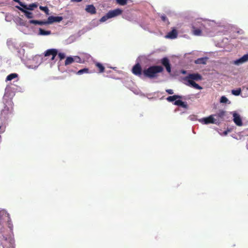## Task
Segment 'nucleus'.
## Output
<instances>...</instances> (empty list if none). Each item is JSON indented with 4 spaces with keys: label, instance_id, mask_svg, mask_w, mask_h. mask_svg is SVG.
<instances>
[{
    "label": "nucleus",
    "instance_id": "9d476101",
    "mask_svg": "<svg viewBox=\"0 0 248 248\" xmlns=\"http://www.w3.org/2000/svg\"><path fill=\"white\" fill-rule=\"evenodd\" d=\"M62 16H50L47 18L48 24H51L54 22H60L62 20Z\"/></svg>",
    "mask_w": 248,
    "mask_h": 248
},
{
    "label": "nucleus",
    "instance_id": "7ed1b4c3",
    "mask_svg": "<svg viewBox=\"0 0 248 248\" xmlns=\"http://www.w3.org/2000/svg\"><path fill=\"white\" fill-rule=\"evenodd\" d=\"M132 72L133 74L139 77H141L143 75V71H142L141 66L139 63H137L133 66Z\"/></svg>",
    "mask_w": 248,
    "mask_h": 248
},
{
    "label": "nucleus",
    "instance_id": "f03ea898",
    "mask_svg": "<svg viewBox=\"0 0 248 248\" xmlns=\"http://www.w3.org/2000/svg\"><path fill=\"white\" fill-rule=\"evenodd\" d=\"M4 104L5 106L1 110V115L5 118L9 114L12 112L13 104L12 102H6Z\"/></svg>",
    "mask_w": 248,
    "mask_h": 248
},
{
    "label": "nucleus",
    "instance_id": "37998d69",
    "mask_svg": "<svg viewBox=\"0 0 248 248\" xmlns=\"http://www.w3.org/2000/svg\"><path fill=\"white\" fill-rule=\"evenodd\" d=\"M227 134V132L226 131L224 132V134Z\"/></svg>",
    "mask_w": 248,
    "mask_h": 248
},
{
    "label": "nucleus",
    "instance_id": "f8f14e48",
    "mask_svg": "<svg viewBox=\"0 0 248 248\" xmlns=\"http://www.w3.org/2000/svg\"><path fill=\"white\" fill-rule=\"evenodd\" d=\"M16 7L19 9L20 11L24 13L25 16L27 18L31 19L33 17L32 13L28 11V10H25L22 8H21L19 6H16Z\"/></svg>",
    "mask_w": 248,
    "mask_h": 248
},
{
    "label": "nucleus",
    "instance_id": "6ab92c4d",
    "mask_svg": "<svg viewBox=\"0 0 248 248\" xmlns=\"http://www.w3.org/2000/svg\"><path fill=\"white\" fill-rule=\"evenodd\" d=\"M29 23L30 24H33L35 25H47V20L46 21H39V20H30Z\"/></svg>",
    "mask_w": 248,
    "mask_h": 248
},
{
    "label": "nucleus",
    "instance_id": "2f4dec72",
    "mask_svg": "<svg viewBox=\"0 0 248 248\" xmlns=\"http://www.w3.org/2000/svg\"><path fill=\"white\" fill-rule=\"evenodd\" d=\"M229 101L228 98L225 96H223L220 98V102L222 103H227Z\"/></svg>",
    "mask_w": 248,
    "mask_h": 248
},
{
    "label": "nucleus",
    "instance_id": "a878e982",
    "mask_svg": "<svg viewBox=\"0 0 248 248\" xmlns=\"http://www.w3.org/2000/svg\"><path fill=\"white\" fill-rule=\"evenodd\" d=\"M75 61L74 58L72 57H68L65 61V65L70 64Z\"/></svg>",
    "mask_w": 248,
    "mask_h": 248
},
{
    "label": "nucleus",
    "instance_id": "a19ab883",
    "mask_svg": "<svg viewBox=\"0 0 248 248\" xmlns=\"http://www.w3.org/2000/svg\"><path fill=\"white\" fill-rule=\"evenodd\" d=\"M166 92L169 94H173V91L172 89H167Z\"/></svg>",
    "mask_w": 248,
    "mask_h": 248
},
{
    "label": "nucleus",
    "instance_id": "c85d7f7f",
    "mask_svg": "<svg viewBox=\"0 0 248 248\" xmlns=\"http://www.w3.org/2000/svg\"><path fill=\"white\" fill-rule=\"evenodd\" d=\"M241 93V89L240 88L236 90H232V93L236 96L239 95Z\"/></svg>",
    "mask_w": 248,
    "mask_h": 248
},
{
    "label": "nucleus",
    "instance_id": "58836bf2",
    "mask_svg": "<svg viewBox=\"0 0 248 248\" xmlns=\"http://www.w3.org/2000/svg\"><path fill=\"white\" fill-rule=\"evenodd\" d=\"M182 100H180V99H178V100H177L175 101V102L174 103V104L175 105H176V106H179L182 102Z\"/></svg>",
    "mask_w": 248,
    "mask_h": 248
},
{
    "label": "nucleus",
    "instance_id": "20e7f679",
    "mask_svg": "<svg viewBox=\"0 0 248 248\" xmlns=\"http://www.w3.org/2000/svg\"><path fill=\"white\" fill-rule=\"evenodd\" d=\"M202 79V76L198 73L190 74L185 78V80L188 82V80H201Z\"/></svg>",
    "mask_w": 248,
    "mask_h": 248
},
{
    "label": "nucleus",
    "instance_id": "423d86ee",
    "mask_svg": "<svg viewBox=\"0 0 248 248\" xmlns=\"http://www.w3.org/2000/svg\"><path fill=\"white\" fill-rule=\"evenodd\" d=\"M198 24H200V25H202V24H200L198 22ZM192 33L194 35L196 36H200L202 35V29L200 26H199L197 23H195V25H193L192 26Z\"/></svg>",
    "mask_w": 248,
    "mask_h": 248
},
{
    "label": "nucleus",
    "instance_id": "5701e85b",
    "mask_svg": "<svg viewBox=\"0 0 248 248\" xmlns=\"http://www.w3.org/2000/svg\"><path fill=\"white\" fill-rule=\"evenodd\" d=\"M38 7V4L37 3H33L28 5H27L26 10H33L35 8Z\"/></svg>",
    "mask_w": 248,
    "mask_h": 248
},
{
    "label": "nucleus",
    "instance_id": "f704fd0d",
    "mask_svg": "<svg viewBox=\"0 0 248 248\" xmlns=\"http://www.w3.org/2000/svg\"><path fill=\"white\" fill-rule=\"evenodd\" d=\"M179 106L182 107V108H187L188 107L187 103L186 102H184L183 101H182V102Z\"/></svg>",
    "mask_w": 248,
    "mask_h": 248
},
{
    "label": "nucleus",
    "instance_id": "7c9ffc66",
    "mask_svg": "<svg viewBox=\"0 0 248 248\" xmlns=\"http://www.w3.org/2000/svg\"><path fill=\"white\" fill-rule=\"evenodd\" d=\"M109 18H109V17H108V14L107 13L105 16H103V17H102L101 18V19H100V21L103 22L106 21L107 20H108Z\"/></svg>",
    "mask_w": 248,
    "mask_h": 248
},
{
    "label": "nucleus",
    "instance_id": "f3484780",
    "mask_svg": "<svg viewBox=\"0 0 248 248\" xmlns=\"http://www.w3.org/2000/svg\"><path fill=\"white\" fill-rule=\"evenodd\" d=\"M9 219V214L4 211H0V223L2 220Z\"/></svg>",
    "mask_w": 248,
    "mask_h": 248
},
{
    "label": "nucleus",
    "instance_id": "72a5a7b5",
    "mask_svg": "<svg viewBox=\"0 0 248 248\" xmlns=\"http://www.w3.org/2000/svg\"><path fill=\"white\" fill-rule=\"evenodd\" d=\"M179 106L182 107V108H187L188 107L187 103L186 102H184L183 101H182V102Z\"/></svg>",
    "mask_w": 248,
    "mask_h": 248
},
{
    "label": "nucleus",
    "instance_id": "0eeeda50",
    "mask_svg": "<svg viewBox=\"0 0 248 248\" xmlns=\"http://www.w3.org/2000/svg\"><path fill=\"white\" fill-rule=\"evenodd\" d=\"M161 63L166 68L167 71L168 73L171 72V66L170 63V61L167 57H164L161 60Z\"/></svg>",
    "mask_w": 248,
    "mask_h": 248
},
{
    "label": "nucleus",
    "instance_id": "f257e3e1",
    "mask_svg": "<svg viewBox=\"0 0 248 248\" xmlns=\"http://www.w3.org/2000/svg\"><path fill=\"white\" fill-rule=\"evenodd\" d=\"M163 67L160 65L151 66L143 70V76L151 79L157 77V74L163 71Z\"/></svg>",
    "mask_w": 248,
    "mask_h": 248
},
{
    "label": "nucleus",
    "instance_id": "2eb2a0df",
    "mask_svg": "<svg viewBox=\"0 0 248 248\" xmlns=\"http://www.w3.org/2000/svg\"><path fill=\"white\" fill-rule=\"evenodd\" d=\"M85 10L87 12L93 15L96 13V9L93 4L88 5L86 6Z\"/></svg>",
    "mask_w": 248,
    "mask_h": 248
},
{
    "label": "nucleus",
    "instance_id": "c9c22d12",
    "mask_svg": "<svg viewBox=\"0 0 248 248\" xmlns=\"http://www.w3.org/2000/svg\"><path fill=\"white\" fill-rule=\"evenodd\" d=\"M58 57H59L60 60L63 59L65 57V54L63 53H59L58 54Z\"/></svg>",
    "mask_w": 248,
    "mask_h": 248
},
{
    "label": "nucleus",
    "instance_id": "473e14b6",
    "mask_svg": "<svg viewBox=\"0 0 248 248\" xmlns=\"http://www.w3.org/2000/svg\"><path fill=\"white\" fill-rule=\"evenodd\" d=\"M6 220H7L9 228H10L11 230H12L13 226V224L11 223V220L10 218L9 217V219H6Z\"/></svg>",
    "mask_w": 248,
    "mask_h": 248
},
{
    "label": "nucleus",
    "instance_id": "79ce46f5",
    "mask_svg": "<svg viewBox=\"0 0 248 248\" xmlns=\"http://www.w3.org/2000/svg\"><path fill=\"white\" fill-rule=\"evenodd\" d=\"M16 2H20V0H14Z\"/></svg>",
    "mask_w": 248,
    "mask_h": 248
},
{
    "label": "nucleus",
    "instance_id": "4be33fe9",
    "mask_svg": "<svg viewBox=\"0 0 248 248\" xmlns=\"http://www.w3.org/2000/svg\"><path fill=\"white\" fill-rule=\"evenodd\" d=\"M182 96L179 95H174L173 96H170L167 98V100L169 102H171L177 99H181Z\"/></svg>",
    "mask_w": 248,
    "mask_h": 248
},
{
    "label": "nucleus",
    "instance_id": "a211bd4d",
    "mask_svg": "<svg viewBox=\"0 0 248 248\" xmlns=\"http://www.w3.org/2000/svg\"><path fill=\"white\" fill-rule=\"evenodd\" d=\"M208 58L203 57L196 60L194 62L197 64H205L207 62Z\"/></svg>",
    "mask_w": 248,
    "mask_h": 248
},
{
    "label": "nucleus",
    "instance_id": "1a4fd4ad",
    "mask_svg": "<svg viewBox=\"0 0 248 248\" xmlns=\"http://www.w3.org/2000/svg\"><path fill=\"white\" fill-rule=\"evenodd\" d=\"M58 54V50L54 48L47 49L45 53V56L47 57L52 55L51 60H54Z\"/></svg>",
    "mask_w": 248,
    "mask_h": 248
},
{
    "label": "nucleus",
    "instance_id": "b1692460",
    "mask_svg": "<svg viewBox=\"0 0 248 248\" xmlns=\"http://www.w3.org/2000/svg\"><path fill=\"white\" fill-rule=\"evenodd\" d=\"M17 76H18V75L16 73L11 74L7 77L6 80V81H10V80H12L13 79L17 78Z\"/></svg>",
    "mask_w": 248,
    "mask_h": 248
},
{
    "label": "nucleus",
    "instance_id": "c756f323",
    "mask_svg": "<svg viewBox=\"0 0 248 248\" xmlns=\"http://www.w3.org/2000/svg\"><path fill=\"white\" fill-rule=\"evenodd\" d=\"M128 0H116V3L119 5L124 6L125 5Z\"/></svg>",
    "mask_w": 248,
    "mask_h": 248
},
{
    "label": "nucleus",
    "instance_id": "ddd939ff",
    "mask_svg": "<svg viewBox=\"0 0 248 248\" xmlns=\"http://www.w3.org/2000/svg\"><path fill=\"white\" fill-rule=\"evenodd\" d=\"M248 61V53L244 55L240 59L234 61V63L236 65L244 63Z\"/></svg>",
    "mask_w": 248,
    "mask_h": 248
},
{
    "label": "nucleus",
    "instance_id": "4468645a",
    "mask_svg": "<svg viewBox=\"0 0 248 248\" xmlns=\"http://www.w3.org/2000/svg\"><path fill=\"white\" fill-rule=\"evenodd\" d=\"M226 111H225L223 110L220 109L218 111V112L216 114L213 115V116L216 117L217 118L218 121H219L220 120L223 119L224 117L226 115Z\"/></svg>",
    "mask_w": 248,
    "mask_h": 248
},
{
    "label": "nucleus",
    "instance_id": "393cba45",
    "mask_svg": "<svg viewBox=\"0 0 248 248\" xmlns=\"http://www.w3.org/2000/svg\"><path fill=\"white\" fill-rule=\"evenodd\" d=\"M39 34L42 35H47L51 34V31H45L43 29H39Z\"/></svg>",
    "mask_w": 248,
    "mask_h": 248
},
{
    "label": "nucleus",
    "instance_id": "39448f33",
    "mask_svg": "<svg viewBox=\"0 0 248 248\" xmlns=\"http://www.w3.org/2000/svg\"><path fill=\"white\" fill-rule=\"evenodd\" d=\"M216 121L217 120L214 118L213 115H210L208 117L203 118L199 120V122L206 124H217V122Z\"/></svg>",
    "mask_w": 248,
    "mask_h": 248
},
{
    "label": "nucleus",
    "instance_id": "4c0bfd02",
    "mask_svg": "<svg viewBox=\"0 0 248 248\" xmlns=\"http://www.w3.org/2000/svg\"><path fill=\"white\" fill-rule=\"evenodd\" d=\"M75 61L77 62L81 63V58L78 56H76L74 58Z\"/></svg>",
    "mask_w": 248,
    "mask_h": 248
},
{
    "label": "nucleus",
    "instance_id": "e433bc0d",
    "mask_svg": "<svg viewBox=\"0 0 248 248\" xmlns=\"http://www.w3.org/2000/svg\"><path fill=\"white\" fill-rule=\"evenodd\" d=\"M18 3L19 4L20 6H21L20 7L21 8H23L25 10L26 9L27 5L25 4L24 3H23V2H21L20 1L19 2H18Z\"/></svg>",
    "mask_w": 248,
    "mask_h": 248
},
{
    "label": "nucleus",
    "instance_id": "dca6fc26",
    "mask_svg": "<svg viewBox=\"0 0 248 248\" xmlns=\"http://www.w3.org/2000/svg\"><path fill=\"white\" fill-rule=\"evenodd\" d=\"M178 33L175 29L172 30L171 31L169 32L166 35V38L170 39H175L177 37Z\"/></svg>",
    "mask_w": 248,
    "mask_h": 248
},
{
    "label": "nucleus",
    "instance_id": "9b49d317",
    "mask_svg": "<svg viewBox=\"0 0 248 248\" xmlns=\"http://www.w3.org/2000/svg\"><path fill=\"white\" fill-rule=\"evenodd\" d=\"M233 122L237 126H241L243 125L242 119L238 114L234 112L233 113Z\"/></svg>",
    "mask_w": 248,
    "mask_h": 248
},
{
    "label": "nucleus",
    "instance_id": "bb28decb",
    "mask_svg": "<svg viewBox=\"0 0 248 248\" xmlns=\"http://www.w3.org/2000/svg\"><path fill=\"white\" fill-rule=\"evenodd\" d=\"M89 69L87 68H85L82 69H80L79 71H78L76 74L77 75H82L84 73H89Z\"/></svg>",
    "mask_w": 248,
    "mask_h": 248
},
{
    "label": "nucleus",
    "instance_id": "6e6552de",
    "mask_svg": "<svg viewBox=\"0 0 248 248\" xmlns=\"http://www.w3.org/2000/svg\"><path fill=\"white\" fill-rule=\"evenodd\" d=\"M123 13V10L119 8H117L113 10L109 11L108 14V17L110 18L117 16L121 15Z\"/></svg>",
    "mask_w": 248,
    "mask_h": 248
},
{
    "label": "nucleus",
    "instance_id": "412c9836",
    "mask_svg": "<svg viewBox=\"0 0 248 248\" xmlns=\"http://www.w3.org/2000/svg\"><path fill=\"white\" fill-rule=\"evenodd\" d=\"M94 63L95 67L98 69L99 73H103L104 72L105 67L102 63L99 62H95Z\"/></svg>",
    "mask_w": 248,
    "mask_h": 248
},
{
    "label": "nucleus",
    "instance_id": "cd10ccee",
    "mask_svg": "<svg viewBox=\"0 0 248 248\" xmlns=\"http://www.w3.org/2000/svg\"><path fill=\"white\" fill-rule=\"evenodd\" d=\"M39 9L44 11L45 12V13L46 15H49L50 14H49V10L48 8L46 6H40L39 7Z\"/></svg>",
    "mask_w": 248,
    "mask_h": 248
},
{
    "label": "nucleus",
    "instance_id": "ea45409f",
    "mask_svg": "<svg viewBox=\"0 0 248 248\" xmlns=\"http://www.w3.org/2000/svg\"><path fill=\"white\" fill-rule=\"evenodd\" d=\"M160 17H161L162 20L164 22L168 21V19L165 15H162Z\"/></svg>",
    "mask_w": 248,
    "mask_h": 248
},
{
    "label": "nucleus",
    "instance_id": "aec40b11",
    "mask_svg": "<svg viewBox=\"0 0 248 248\" xmlns=\"http://www.w3.org/2000/svg\"><path fill=\"white\" fill-rule=\"evenodd\" d=\"M188 84H187V85H191L192 87H193L195 89L199 90H201L202 89V88L201 86H200L199 85L196 83L194 81L188 80Z\"/></svg>",
    "mask_w": 248,
    "mask_h": 248
}]
</instances>
